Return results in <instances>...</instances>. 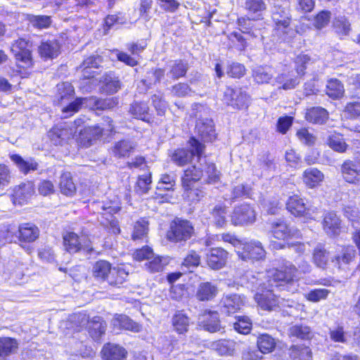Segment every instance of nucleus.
<instances>
[{
    "mask_svg": "<svg viewBox=\"0 0 360 360\" xmlns=\"http://www.w3.org/2000/svg\"><path fill=\"white\" fill-rule=\"evenodd\" d=\"M217 293V287L210 282L202 283L197 290L196 297L200 301H209L212 300Z\"/></svg>",
    "mask_w": 360,
    "mask_h": 360,
    "instance_id": "nucleus-43",
    "label": "nucleus"
},
{
    "mask_svg": "<svg viewBox=\"0 0 360 360\" xmlns=\"http://www.w3.org/2000/svg\"><path fill=\"white\" fill-rule=\"evenodd\" d=\"M252 328V323L251 319L247 316H236V321L233 323V328L238 333L243 335L249 334Z\"/></svg>",
    "mask_w": 360,
    "mask_h": 360,
    "instance_id": "nucleus-51",
    "label": "nucleus"
},
{
    "mask_svg": "<svg viewBox=\"0 0 360 360\" xmlns=\"http://www.w3.org/2000/svg\"><path fill=\"white\" fill-rule=\"evenodd\" d=\"M136 144L129 139H122L114 143L111 153L117 158L129 157L134 152Z\"/></svg>",
    "mask_w": 360,
    "mask_h": 360,
    "instance_id": "nucleus-27",
    "label": "nucleus"
},
{
    "mask_svg": "<svg viewBox=\"0 0 360 360\" xmlns=\"http://www.w3.org/2000/svg\"><path fill=\"white\" fill-rule=\"evenodd\" d=\"M256 344L258 350L264 354L271 353L276 347L274 338L267 333L260 334L257 338Z\"/></svg>",
    "mask_w": 360,
    "mask_h": 360,
    "instance_id": "nucleus-39",
    "label": "nucleus"
},
{
    "mask_svg": "<svg viewBox=\"0 0 360 360\" xmlns=\"http://www.w3.org/2000/svg\"><path fill=\"white\" fill-rule=\"evenodd\" d=\"M151 182V175L150 173L139 175L136 182V192L139 194L147 193L150 188Z\"/></svg>",
    "mask_w": 360,
    "mask_h": 360,
    "instance_id": "nucleus-60",
    "label": "nucleus"
},
{
    "mask_svg": "<svg viewBox=\"0 0 360 360\" xmlns=\"http://www.w3.org/2000/svg\"><path fill=\"white\" fill-rule=\"evenodd\" d=\"M188 150L190 155L187 157L186 155L184 157L181 155V165L189 161L193 157H197L198 159H200L205 150V145L200 142L198 139L194 136H191L188 141ZM186 152L181 148V153Z\"/></svg>",
    "mask_w": 360,
    "mask_h": 360,
    "instance_id": "nucleus-31",
    "label": "nucleus"
},
{
    "mask_svg": "<svg viewBox=\"0 0 360 360\" xmlns=\"http://www.w3.org/2000/svg\"><path fill=\"white\" fill-rule=\"evenodd\" d=\"M276 83L279 89L290 90L295 88L300 82L297 77H292L287 73H280L276 77Z\"/></svg>",
    "mask_w": 360,
    "mask_h": 360,
    "instance_id": "nucleus-49",
    "label": "nucleus"
},
{
    "mask_svg": "<svg viewBox=\"0 0 360 360\" xmlns=\"http://www.w3.org/2000/svg\"><path fill=\"white\" fill-rule=\"evenodd\" d=\"M326 94L333 100L342 98L345 95L343 83L337 78H331L327 81L325 89Z\"/></svg>",
    "mask_w": 360,
    "mask_h": 360,
    "instance_id": "nucleus-33",
    "label": "nucleus"
},
{
    "mask_svg": "<svg viewBox=\"0 0 360 360\" xmlns=\"http://www.w3.org/2000/svg\"><path fill=\"white\" fill-rule=\"evenodd\" d=\"M231 224L235 226H248L257 219L254 207L250 203H242L236 206L230 216Z\"/></svg>",
    "mask_w": 360,
    "mask_h": 360,
    "instance_id": "nucleus-5",
    "label": "nucleus"
},
{
    "mask_svg": "<svg viewBox=\"0 0 360 360\" xmlns=\"http://www.w3.org/2000/svg\"><path fill=\"white\" fill-rule=\"evenodd\" d=\"M240 246L241 248L236 251V255L243 262L260 261L266 257V251L260 242L254 240L242 242Z\"/></svg>",
    "mask_w": 360,
    "mask_h": 360,
    "instance_id": "nucleus-6",
    "label": "nucleus"
},
{
    "mask_svg": "<svg viewBox=\"0 0 360 360\" xmlns=\"http://www.w3.org/2000/svg\"><path fill=\"white\" fill-rule=\"evenodd\" d=\"M212 347L219 356H231L236 354V342L231 339H219L212 343Z\"/></svg>",
    "mask_w": 360,
    "mask_h": 360,
    "instance_id": "nucleus-26",
    "label": "nucleus"
},
{
    "mask_svg": "<svg viewBox=\"0 0 360 360\" xmlns=\"http://www.w3.org/2000/svg\"><path fill=\"white\" fill-rule=\"evenodd\" d=\"M340 174L345 182L352 185L360 183V159L354 161L345 160L340 165Z\"/></svg>",
    "mask_w": 360,
    "mask_h": 360,
    "instance_id": "nucleus-13",
    "label": "nucleus"
},
{
    "mask_svg": "<svg viewBox=\"0 0 360 360\" xmlns=\"http://www.w3.org/2000/svg\"><path fill=\"white\" fill-rule=\"evenodd\" d=\"M39 229L34 224L27 222L17 226V240L22 243H32L39 236Z\"/></svg>",
    "mask_w": 360,
    "mask_h": 360,
    "instance_id": "nucleus-22",
    "label": "nucleus"
},
{
    "mask_svg": "<svg viewBox=\"0 0 360 360\" xmlns=\"http://www.w3.org/2000/svg\"><path fill=\"white\" fill-rule=\"evenodd\" d=\"M229 257V252L221 247L212 248L206 255L207 265L213 270L224 267Z\"/></svg>",
    "mask_w": 360,
    "mask_h": 360,
    "instance_id": "nucleus-16",
    "label": "nucleus"
},
{
    "mask_svg": "<svg viewBox=\"0 0 360 360\" xmlns=\"http://www.w3.org/2000/svg\"><path fill=\"white\" fill-rule=\"evenodd\" d=\"M87 106L96 110H109L117 105L115 98H98L96 97L87 98Z\"/></svg>",
    "mask_w": 360,
    "mask_h": 360,
    "instance_id": "nucleus-37",
    "label": "nucleus"
},
{
    "mask_svg": "<svg viewBox=\"0 0 360 360\" xmlns=\"http://www.w3.org/2000/svg\"><path fill=\"white\" fill-rule=\"evenodd\" d=\"M221 302L223 311L227 315L238 312L244 305L241 297L236 294L225 296L222 298Z\"/></svg>",
    "mask_w": 360,
    "mask_h": 360,
    "instance_id": "nucleus-25",
    "label": "nucleus"
},
{
    "mask_svg": "<svg viewBox=\"0 0 360 360\" xmlns=\"http://www.w3.org/2000/svg\"><path fill=\"white\" fill-rule=\"evenodd\" d=\"M113 121L110 117L103 118V121L79 131V140L84 147H89L97 140L106 139L115 133Z\"/></svg>",
    "mask_w": 360,
    "mask_h": 360,
    "instance_id": "nucleus-2",
    "label": "nucleus"
},
{
    "mask_svg": "<svg viewBox=\"0 0 360 360\" xmlns=\"http://www.w3.org/2000/svg\"><path fill=\"white\" fill-rule=\"evenodd\" d=\"M148 222L144 219L138 220L134 226V231L131 235V238L134 240L143 238L148 233Z\"/></svg>",
    "mask_w": 360,
    "mask_h": 360,
    "instance_id": "nucleus-58",
    "label": "nucleus"
},
{
    "mask_svg": "<svg viewBox=\"0 0 360 360\" xmlns=\"http://www.w3.org/2000/svg\"><path fill=\"white\" fill-rule=\"evenodd\" d=\"M18 348V342L15 338H0V356H6L15 353Z\"/></svg>",
    "mask_w": 360,
    "mask_h": 360,
    "instance_id": "nucleus-48",
    "label": "nucleus"
},
{
    "mask_svg": "<svg viewBox=\"0 0 360 360\" xmlns=\"http://www.w3.org/2000/svg\"><path fill=\"white\" fill-rule=\"evenodd\" d=\"M39 51L43 58H53L59 54L60 45L56 39L48 40L41 44Z\"/></svg>",
    "mask_w": 360,
    "mask_h": 360,
    "instance_id": "nucleus-38",
    "label": "nucleus"
},
{
    "mask_svg": "<svg viewBox=\"0 0 360 360\" xmlns=\"http://www.w3.org/2000/svg\"><path fill=\"white\" fill-rule=\"evenodd\" d=\"M356 250L352 245H342L339 253L332 257L330 262L334 268L342 270L355 260Z\"/></svg>",
    "mask_w": 360,
    "mask_h": 360,
    "instance_id": "nucleus-18",
    "label": "nucleus"
},
{
    "mask_svg": "<svg viewBox=\"0 0 360 360\" xmlns=\"http://www.w3.org/2000/svg\"><path fill=\"white\" fill-rule=\"evenodd\" d=\"M304 117L309 123L323 124L329 118V112L323 107L312 106L306 109Z\"/></svg>",
    "mask_w": 360,
    "mask_h": 360,
    "instance_id": "nucleus-23",
    "label": "nucleus"
},
{
    "mask_svg": "<svg viewBox=\"0 0 360 360\" xmlns=\"http://www.w3.org/2000/svg\"><path fill=\"white\" fill-rule=\"evenodd\" d=\"M286 210L296 218L311 219V210L304 198L299 194L290 195L285 202Z\"/></svg>",
    "mask_w": 360,
    "mask_h": 360,
    "instance_id": "nucleus-9",
    "label": "nucleus"
},
{
    "mask_svg": "<svg viewBox=\"0 0 360 360\" xmlns=\"http://www.w3.org/2000/svg\"><path fill=\"white\" fill-rule=\"evenodd\" d=\"M112 324L115 328L124 329L134 333L141 330V326L133 321L126 315H117L112 320Z\"/></svg>",
    "mask_w": 360,
    "mask_h": 360,
    "instance_id": "nucleus-35",
    "label": "nucleus"
},
{
    "mask_svg": "<svg viewBox=\"0 0 360 360\" xmlns=\"http://www.w3.org/2000/svg\"><path fill=\"white\" fill-rule=\"evenodd\" d=\"M298 269L292 263L284 264L266 272V281L271 287L288 288L297 283L300 278Z\"/></svg>",
    "mask_w": 360,
    "mask_h": 360,
    "instance_id": "nucleus-1",
    "label": "nucleus"
},
{
    "mask_svg": "<svg viewBox=\"0 0 360 360\" xmlns=\"http://www.w3.org/2000/svg\"><path fill=\"white\" fill-rule=\"evenodd\" d=\"M274 32L275 34L283 41H285L292 32V16L289 13L277 12L273 17Z\"/></svg>",
    "mask_w": 360,
    "mask_h": 360,
    "instance_id": "nucleus-12",
    "label": "nucleus"
},
{
    "mask_svg": "<svg viewBox=\"0 0 360 360\" xmlns=\"http://www.w3.org/2000/svg\"><path fill=\"white\" fill-rule=\"evenodd\" d=\"M254 81L259 84L268 83L273 77L271 68L267 66H259L252 70Z\"/></svg>",
    "mask_w": 360,
    "mask_h": 360,
    "instance_id": "nucleus-47",
    "label": "nucleus"
},
{
    "mask_svg": "<svg viewBox=\"0 0 360 360\" xmlns=\"http://www.w3.org/2000/svg\"><path fill=\"white\" fill-rule=\"evenodd\" d=\"M222 101L227 106H231L235 110H248L250 104V96L244 91L226 86Z\"/></svg>",
    "mask_w": 360,
    "mask_h": 360,
    "instance_id": "nucleus-4",
    "label": "nucleus"
},
{
    "mask_svg": "<svg viewBox=\"0 0 360 360\" xmlns=\"http://www.w3.org/2000/svg\"><path fill=\"white\" fill-rule=\"evenodd\" d=\"M101 352L103 360H125L127 355L124 347L112 343L105 345Z\"/></svg>",
    "mask_w": 360,
    "mask_h": 360,
    "instance_id": "nucleus-30",
    "label": "nucleus"
},
{
    "mask_svg": "<svg viewBox=\"0 0 360 360\" xmlns=\"http://www.w3.org/2000/svg\"><path fill=\"white\" fill-rule=\"evenodd\" d=\"M331 257L330 251L324 243H318L311 252V262L319 269L326 270L328 268Z\"/></svg>",
    "mask_w": 360,
    "mask_h": 360,
    "instance_id": "nucleus-20",
    "label": "nucleus"
},
{
    "mask_svg": "<svg viewBox=\"0 0 360 360\" xmlns=\"http://www.w3.org/2000/svg\"><path fill=\"white\" fill-rule=\"evenodd\" d=\"M30 46L29 41L22 38L16 40L11 46V51L15 55L18 66L22 68H27L32 65Z\"/></svg>",
    "mask_w": 360,
    "mask_h": 360,
    "instance_id": "nucleus-11",
    "label": "nucleus"
},
{
    "mask_svg": "<svg viewBox=\"0 0 360 360\" xmlns=\"http://www.w3.org/2000/svg\"><path fill=\"white\" fill-rule=\"evenodd\" d=\"M326 144L333 151L339 153H345L349 148L344 135L338 131H333L328 136Z\"/></svg>",
    "mask_w": 360,
    "mask_h": 360,
    "instance_id": "nucleus-28",
    "label": "nucleus"
},
{
    "mask_svg": "<svg viewBox=\"0 0 360 360\" xmlns=\"http://www.w3.org/2000/svg\"><path fill=\"white\" fill-rule=\"evenodd\" d=\"M330 293V290L325 288H316L311 290L305 296V298L311 302H318L326 300Z\"/></svg>",
    "mask_w": 360,
    "mask_h": 360,
    "instance_id": "nucleus-62",
    "label": "nucleus"
},
{
    "mask_svg": "<svg viewBox=\"0 0 360 360\" xmlns=\"http://www.w3.org/2000/svg\"><path fill=\"white\" fill-rule=\"evenodd\" d=\"M34 193V185L32 182L27 181L22 183L13 189V202L24 204L30 199Z\"/></svg>",
    "mask_w": 360,
    "mask_h": 360,
    "instance_id": "nucleus-24",
    "label": "nucleus"
},
{
    "mask_svg": "<svg viewBox=\"0 0 360 360\" xmlns=\"http://www.w3.org/2000/svg\"><path fill=\"white\" fill-rule=\"evenodd\" d=\"M184 176H181L183 186L186 191L191 190V184L200 181L202 176L203 172L200 168L191 165L184 170Z\"/></svg>",
    "mask_w": 360,
    "mask_h": 360,
    "instance_id": "nucleus-34",
    "label": "nucleus"
},
{
    "mask_svg": "<svg viewBox=\"0 0 360 360\" xmlns=\"http://www.w3.org/2000/svg\"><path fill=\"white\" fill-rule=\"evenodd\" d=\"M227 212V207L224 204L217 205L212 210V214L214 218V223L217 227H223L226 222L225 214Z\"/></svg>",
    "mask_w": 360,
    "mask_h": 360,
    "instance_id": "nucleus-57",
    "label": "nucleus"
},
{
    "mask_svg": "<svg viewBox=\"0 0 360 360\" xmlns=\"http://www.w3.org/2000/svg\"><path fill=\"white\" fill-rule=\"evenodd\" d=\"M17 241V226L13 224H1L0 245Z\"/></svg>",
    "mask_w": 360,
    "mask_h": 360,
    "instance_id": "nucleus-44",
    "label": "nucleus"
},
{
    "mask_svg": "<svg viewBox=\"0 0 360 360\" xmlns=\"http://www.w3.org/2000/svg\"><path fill=\"white\" fill-rule=\"evenodd\" d=\"M316 59L306 51H301L292 59L294 70L297 78H303L314 68Z\"/></svg>",
    "mask_w": 360,
    "mask_h": 360,
    "instance_id": "nucleus-15",
    "label": "nucleus"
},
{
    "mask_svg": "<svg viewBox=\"0 0 360 360\" xmlns=\"http://www.w3.org/2000/svg\"><path fill=\"white\" fill-rule=\"evenodd\" d=\"M270 233L274 238L285 242L301 236L299 229L292 228L290 224L283 219H278L270 223Z\"/></svg>",
    "mask_w": 360,
    "mask_h": 360,
    "instance_id": "nucleus-7",
    "label": "nucleus"
},
{
    "mask_svg": "<svg viewBox=\"0 0 360 360\" xmlns=\"http://www.w3.org/2000/svg\"><path fill=\"white\" fill-rule=\"evenodd\" d=\"M245 8L253 20H260L263 19L267 6L264 0H245Z\"/></svg>",
    "mask_w": 360,
    "mask_h": 360,
    "instance_id": "nucleus-32",
    "label": "nucleus"
},
{
    "mask_svg": "<svg viewBox=\"0 0 360 360\" xmlns=\"http://www.w3.org/2000/svg\"><path fill=\"white\" fill-rule=\"evenodd\" d=\"M58 99L59 103H63L65 100L68 101L74 96L75 89L72 84L63 82L57 85Z\"/></svg>",
    "mask_w": 360,
    "mask_h": 360,
    "instance_id": "nucleus-53",
    "label": "nucleus"
},
{
    "mask_svg": "<svg viewBox=\"0 0 360 360\" xmlns=\"http://www.w3.org/2000/svg\"><path fill=\"white\" fill-rule=\"evenodd\" d=\"M344 112L349 115L350 118L356 119L360 117V97L357 101L348 102L345 108Z\"/></svg>",
    "mask_w": 360,
    "mask_h": 360,
    "instance_id": "nucleus-64",
    "label": "nucleus"
},
{
    "mask_svg": "<svg viewBox=\"0 0 360 360\" xmlns=\"http://www.w3.org/2000/svg\"><path fill=\"white\" fill-rule=\"evenodd\" d=\"M69 321L71 323H75L77 328L88 323L89 333L96 341L99 340L105 333L106 323L101 316H94L89 321L86 314L78 313L72 315Z\"/></svg>",
    "mask_w": 360,
    "mask_h": 360,
    "instance_id": "nucleus-3",
    "label": "nucleus"
},
{
    "mask_svg": "<svg viewBox=\"0 0 360 360\" xmlns=\"http://www.w3.org/2000/svg\"><path fill=\"white\" fill-rule=\"evenodd\" d=\"M63 244L65 250L70 254L79 252L81 250L89 253L93 250L87 236H79L74 232H68L63 235Z\"/></svg>",
    "mask_w": 360,
    "mask_h": 360,
    "instance_id": "nucleus-8",
    "label": "nucleus"
},
{
    "mask_svg": "<svg viewBox=\"0 0 360 360\" xmlns=\"http://www.w3.org/2000/svg\"><path fill=\"white\" fill-rule=\"evenodd\" d=\"M11 160L14 162L18 170L23 174H27L31 172L37 171L39 169V163L32 158L23 159L20 155L13 154L10 155Z\"/></svg>",
    "mask_w": 360,
    "mask_h": 360,
    "instance_id": "nucleus-29",
    "label": "nucleus"
},
{
    "mask_svg": "<svg viewBox=\"0 0 360 360\" xmlns=\"http://www.w3.org/2000/svg\"><path fill=\"white\" fill-rule=\"evenodd\" d=\"M72 135V131L68 129L56 127L49 132L51 141L55 145L62 144L63 141L68 140Z\"/></svg>",
    "mask_w": 360,
    "mask_h": 360,
    "instance_id": "nucleus-54",
    "label": "nucleus"
},
{
    "mask_svg": "<svg viewBox=\"0 0 360 360\" xmlns=\"http://www.w3.org/2000/svg\"><path fill=\"white\" fill-rule=\"evenodd\" d=\"M325 179L324 174L316 167H309L302 174V180L306 188L314 189L320 186Z\"/></svg>",
    "mask_w": 360,
    "mask_h": 360,
    "instance_id": "nucleus-21",
    "label": "nucleus"
},
{
    "mask_svg": "<svg viewBox=\"0 0 360 360\" xmlns=\"http://www.w3.org/2000/svg\"><path fill=\"white\" fill-rule=\"evenodd\" d=\"M257 305L263 310L271 311L280 307V297L273 290L262 288L254 295Z\"/></svg>",
    "mask_w": 360,
    "mask_h": 360,
    "instance_id": "nucleus-10",
    "label": "nucleus"
},
{
    "mask_svg": "<svg viewBox=\"0 0 360 360\" xmlns=\"http://www.w3.org/2000/svg\"><path fill=\"white\" fill-rule=\"evenodd\" d=\"M59 188L60 192L67 196H72L76 193V186L70 172H65L60 175Z\"/></svg>",
    "mask_w": 360,
    "mask_h": 360,
    "instance_id": "nucleus-42",
    "label": "nucleus"
},
{
    "mask_svg": "<svg viewBox=\"0 0 360 360\" xmlns=\"http://www.w3.org/2000/svg\"><path fill=\"white\" fill-rule=\"evenodd\" d=\"M299 141L307 146H313L316 141V136L309 131L307 127H301L295 134Z\"/></svg>",
    "mask_w": 360,
    "mask_h": 360,
    "instance_id": "nucleus-55",
    "label": "nucleus"
},
{
    "mask_svg": "<svg viewBox=\"0 0 360 360\" xmlns=\"http://www.w3.org/2000/svg\"><path fill=\"white\" fill-rule=\"evenodd\" d=\"M26 20L32 27L38 30L47 29L52 23L51 17L49 15L27 14Z\"/></svg>",
    "mask_w": 360,
    "mask_h": 360,
    "instance_id": "nucleus-46",
    "label": "nucleus"
},
{
    "mask_svg": "<svg viewBox=\"0 0 360 360\" xmlns=\"http://www.w3.org/2000/svg\"><path fill=\"white\" fill-rule=\"evenodd\" d=\"M289 356L292 360H310L312 357L311 349L304 345H291Z\"/></svg>",
    "mask_w": 360,
    "mask_h": 360,
    "instance_id": "nucleus-41",
    "label": "nucleus"
},
{
    "mask_svg": "<svg viewBox=\"0 0 360 360\" xmlns=\"http://www.w3.org/2000/svg\"><path fill=\"white\" fill-rule=\"evenodd\" d=\"M246 73L244 65L239 63H232L226 69V74L231 78L240 79Z\"/></svg>",
    "mask_w": 360,
    "mask_h": 360,
    "instance_id": "nucleus-61",
    "label": "nucleus"
},
{
    "mask_svg": "<svg viewBox=\"0 0 360 360\" xmlns=\"http://www.w3.org/2000/svg\"><path fill=\"white\" fill-rule=\"evenodd\" d=\"M129 273L122 267H113L108 275L107 283L114 287H120L127 278Z\"/></svg>",
    "mask_w": 360,
    "mask_h": 360,
    "instance_id": "nucleus-45",
    "label": "nucleus"
},
{
    "mask_svg": "<svg viewBox=\"0 0 360 360\" xmlns=\"http://www.w3.org/2000/svg\"><path fill=\"white\" fill-rule=\"evenodd\" d=\"M191 20L195 24L202 22L210 23L212 13L206 10L205 8H198L193 9L188 14Z\"/></svg>",
    "mask_w": 360,
    "mask_h": 360,
    "instance_id": "nucleus-50",
    "label": "nucleus"
},
{
    "mask_svg": "<svg viewBox=\"0 0 360 360\" xmlns=\"http://www.w3.org/2000/svg\"><path fill=\"white\" fill-rule=\"evenodd\" d=\"M253 20L252 18H250L245 16H241L237 18L236 22L238 29L244 34H249L255 37L254 26L251 21Z\"/></svg>",
    "mask_w": 360,
    "mask_h": 360,
    "instance_id": "nucleus-59",
    "label": "nucleus"
},
{
    "mask_svg": "<svg viewBox=\"0 0 360 360\" xmlns=\"http://www.w3.org/2000/svg\"><path fill=\"white\" fill-rule=\"evenodd\" d=\"M285 160L288 166L297 168L302 163V157L294 148H290L285 153Z\"/></svg>",
    "mask_w": 360,
    "mask_h": 360,
    "instance_id": "nucleus-63",
    "label": "nucleus"
},
{
    "mask_svg": "<svg viewBox=\"0 0 360 360\" xmlns=\"http://www.w3.org/2000/svg\"><path fill=\"white\" fill-rule=\"evenodd\" d=\"M330 19L331 12L330 11H320L313 16V26L320 30L329 24Z\"/></svg>",
    "mask_w": 360,
    "mask_h": 360,
    "instance_id": "nucleus-52",
    "label": "nucleus"
},
{
    "mask_svg": "<svg viewBox=\"0 0 360 360\" xmlns=\"http://www.w3.org/2000/svg\"><path fill=\"white\" fill-rule=\"evenodd\" d=\"M322 227L329 236L338 237L342 233V220L335 212H327L323 216Z\"/></svg>",
    "mask_w": 360,
    "mask_h": 360,
    "instance_id": "nucleus-17",
    "label": "nucleus"
},
{
    "mask_svg": "<svg viewBox=\"0 0 360 360\" xmlns=\"http://www.w3.org/2000/svg\"><path fill=\"white\" fill-rule=\"evenodd\" d=\"M198 323L200 327L210 333L219 332L221 328V321L217 311L205 309L198 315Z\"/></svg>",
    "mask_w": 360,
    "mask_h": 360,
    "instance_id": "nucleus-14",
    "label": "nucleus"
},
{
    "mask_svg": "<svg viewBox=\"0 0 360 360\" xmlns=\"http://www.w3.org/2000/svg\"><path fill=\"white\" fill-rule=\"evenodd\" d=\"M129 112L132 117L143 121L149 120V107L143 101H134L129 107Z\"/></svg>",
    "mask_w": 360,
    "mask_h": 360,
    "instance_id": "nucleus-40",
    "label": "nucleus"
},
{
    "mask_svg": "<svg viewBox=\"0 0 360 360\" xmlns=\"http://www.w3.org/2000/svg\"><path fill=\"white\" fill-rule=\"evenodd\" d=\"M87 98H77L74 101L71 102L67 106L62 109V112L64 114L63 117L66 118L72 114L79 111L83 105L87 106Z\"/></svg>",
    "mask_w": 360,
    "mask_h": 360,
    "instance_id": "nucleus-56",
    "label": "nucleus"
},
{
    "mask_svg": "<svg viewBox=\"0 0 360 360\" xmlns=\"http://www.w3.org/2000/svg\"><path fill=\"white\" fill-rule=\"evenodd\" d=\"M195 130L204 142H213L217 139L214 124L211 119H198L195 122Z\"/></svg>",
    "mask_w": 360,
    "mask_h": 360,
    "instance_id": "nucleus-19",
    "label": "nucleus"
},
{
    "mask_svg": "<svg viewBox=\"0 0 360 360\" xmlns=\"http://www.w3.org/2000/svg\"><path fill=\"white\" fill-rule=\"evenodd\" d=\"M112 269V267L110 262L105 260H99L94 264L92 274L98 281L107 282L108 275H110Z\"/></svg>",
    "mask_w": 360,
    "mask_h": 360,
    "instance_id": "nucleus-36",
    "label": "nucleus"
}]
</instances>
